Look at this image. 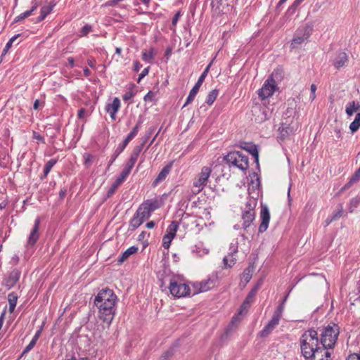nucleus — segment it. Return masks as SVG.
<instances>
[{
    "label": "nucleus",
    "mask_w": 360,
    "mask_h": 360,
    "mask_svg": "<svg viewBox=\"0 0 360 360\" xmlns=\"http://www.w3.org/2000/svg\"><path fill=\"white\" fill-rule=\"evenodd\" d=\"M21 272L18 269H13L8 276L4 279L3 285L8 289L13 288L19 281Z\"/></svg>",
    "instance_id": "nucleus-11"
},
{
    "label": "nucleus",
    "mask_w": 360,
    "mask_h": 360,
    "mask_svg": "<svg viewBox=\"0 0 360 360\" xmlns=\"http://www.w3.org/2000/svg\"><path fill=\"white\" fill-rule=\"evenodd\" d=\"M360 180V174H357V170L354 172V174L349 179V181L342 188L341 191L346 190L349 188L353 184L359 181Z\"/></svg>",
    "instance_id": "nucleus-38"
},
{
    "label": "nucleus",
    "mask_w": 360,
    "mask_h": 360,
    "mask_svg": "<svg viewBox=\"0 0 360 360\" xmlns=\"http://www.w3.org/2000/svg\"><path fill=\"white\" fill-rule=\"evenodd\" d=\"M240 147L252 155V150H258V146L252 143L243 142Z\"/></svg>",
    "instance_id": "nucleus-41"
},
{
    "label": "nucleus",
    "mask_w": 360,
    "mask_h": 360,
    "mask_svg": "<svg viewBox=\"0 0 360 360\" xmlns=\"http://www.w3.org/2000/svg\"><path fill=\"white\" fill-rule=\"evenodd\" d=\"M283 69L281 68H278L272 72L271 75L269 77V78H271V79L276 82L277 81H281L283 79Z\"/></svg>",
    "instance_id": "nucleus-35"
},
{
    "label": "nucleus",
    "mask_w": 360,
    "mask_h": 360,
    "mask_svg": "<svg viewBox=\"0 0 360 360\" xmlns=\"http://www.w3.org/2000/svg\"><path fill=\"white\" fill-rule=\"evenodd\" d=\"M302 2L299 0H295L294 2L291 4L290 6L287 10V13L289 15H292L297 11V7L300 5Z\"/></svg>",
    "instance_id": "nucleus-44"
},
{
    "label": "nucleus",
    "mask_w": 360,
    "mask_h": 360,
    "mask_svg": "<svg viewBox=\"0 0 360 360\" xmlns=\"http://www.w3.org/2000/svg\"><path fill=\"white\" fill-rule=\"evenodd\" d=\"M179 223L177 221H172L170 225L167 229L165 236H168L171 238L176 236V231L179 228Z\"/></svg>",
    "instance_id": "nucleus-27"
},
{
    "label": "nucleus",
    "mask_w": 360,
    "mask_h": 360,
    "mask_svg": "<svg viewBox=\"0 0 360 360\" xmlns=\"http://www.w3.org/2000/svg\"><path fill=\"white\" fill-rule=\"evenodd\" d=\"M127 145V143L122 141V143L117 146L113 153L115 158H117L120 154L124 150Z\"/></svg>",
    "instance_id": "nucleus-49"
},
{
    "label": "nucleus",
    "mask_w": 360,
    "mask_h": 360,
    "mask_svg": "<svg viewBox=\"0 0 360 360\" xmlns=\"http://www.w3.org/2000/svg\"><path fill=\"white\" fill-rule=\"evenodd\" d=\"M135 95V93L130 89L129 91L126 92L123 96L122 98L124 101L130 100L131 98H133Z\"/></svg>",
    "instance_id": "nucleus-60"
},
{
    "label": "nucleus",
    "mask_w": 360,
    "mask_h": 360,
    "mask_svg": "<svg viewBox=\"0 0 360 360\" xmlns=\"http://www.w3.org/2000/svg\"><path fill=\"white\" fill-rule=\"evenodd\" d=\"M173 239L174 238L165 235L162 238V247L165 249H168Z\"/></svg>",
    "instance_id": "nucleus-50"
},
{
    "label": "nucleus",
    "mask_w": 360,
    "mask_h": 360,
    "mask_svg": "<svg viewBox=\"0 0 360 360\" xmlns=\"http://www.w3.org/2000/svg\"><path fill=\"white\" fill-rule=\"evenodd\" d=\"M226 1V0H211L212 8H214L215 10H219L223 2Z\"/></svg>",
    "instance_id": "nucleus-55"
},
{
    "label": "nucleus",
    "mask_w": 360,
    "mask_h": 360,
    "mask_svg": "<svg viewBox=\"0 0 360 360\" xmlns=\"http://www.w3.org/2000/svg\"><path fill=\"white\" fill-rule=\"evenodd\" d=\"M339 333L338 325L330 322L321 330L320 344L325 348L333 349L337 342Z\"/></svg>",
    "instance_id": "nucleus-3"
},
{
    "label": "nucleus",
    "mask_w": 360,
    "mask_h": 360,
    "mask_svg": "<svg viewBox=\"0 0 360 360\" xmlns=\"http://www.w3.org/2000/svg\"><path fill=\"white\" fill-rule=\"evenodd\" d=\"M212 62H210V64L206 67V68L205 69L203 72L201 74V75L198 78L197 82L195 84L193 87L190 91L189 94H188V97L186 98V102H185V103H184L183 107H185V106L188 105V104L192 103L193 101L194 100L196 94H198V92L199 89H200V87L201 86V85L203 83L205 77L207 75V73H208L209 70H210V67L212 65Z\"/></svg>",
    "instance_id": "nucleus-7"
},
{
    "label": "nucleus",
    "mask_w": 360,
    "mask_h": 360,
    "mask_svg": "<svg viewBox=\"0 0 360 360\" xmlns=\"http://www.w3.org/2000/svg\"><path fill=\"white\" fill-rule=\"evenodd\" d=\"M139 248L137 246L133 245L128 249H127L124 252L122 253V255L117 259V263L119 264H122L124 261H126L131 255L137 252Z\"/></svg>",
    "instance_id": "nucleus-23"
},
{
    "label": "nucleus",
    "mask_w": 360,
    "mask_h": 360,
    "mask_svg": "<svg viewBox=\"0 0 360 360\" xmlns=\"http://www.w3.org/2000/svg\"><path fill=\"white\" fill-rule=\"evenodd\" d=\"M276 328L274 325L267 323V324L263 328V329L259 331L258 335L260 338H266Z\"/></svg>",
    "instance_id": "nucleus-34"
},
{
    "label": "nucleus",
    "mask_w": 360,
    "mask_h": 360,
    "mask_svg": "<svg viewBox=\"0 0 360 360\" xmlns=\"http://www.w3.org/2000/svg\"><path fill=\"white\" fill-rule=\"evenodd\" d=\"M301 354L305 359H309L318 349L321 347L317 330L310 328L304 332L300 338Z\"/></svg>",
    "instance_id": "nucleus-2"
},
{
    "label": "nucleus",
    "mask_w": 360,
    "mask_h": 360,
    "mask_svg": "<svg viewBox=\"0 0 360 360\" xmlns=\"http://www.w3.org/2000/svg\"><path fill=\"white\" fill-rule=\"evenodd\" d=\"M257 200L255 199H249L246 203L244 210L255 212Z\"/></svg>",
    "instance_id": "nucleus-43"
},
{
    "label": "nucleus",
    "mask_w": 360,
    "mask_h": 360,
    "mask_svg": "<svg viewBox=\"0 0 360 360\" xmlns=\"http://www.w3.org/2000/svg\"><path fill=\"white\" fill-rule=\"evenodd\" d=\"M251 271L252 269H250V266H248L244 269L242 274V278L244 279L246 283H248L252 278Z\"/></svg>",
    "instance_id": "nucleus-47"
},
{
    "label": "nucleus",
    "mask_w": 360,
    "mask_h": 360,
    "mask_svg": "<svg viewBox=\"0 0 360 360\" xmlns=\"http://www.w3.org/2000/svg\"><path fill=\"white\" fill-rule=\"evenodd\" d=\"M276 83L271 78H268L259 90L258 95L262 99L271 96L276 91Z\"/></svg>",
    "instance_id": "nucleus-8"
},
{
    "label": "nucleus",
    "mask_w": 360,
    "mask_h": 360,
    "mask_svg": "<svg viewBox=\"0 0 360 360\" xmlns=\"http://www.w3.org/2000/svg\"><path fill=\"white\" fill-rule=\"evenodd\" d=\"M55 6L56 3L54 1H51L49 5L42 6L40 10V15L37 18L35 22H40L43 21L46 17L52 11Z\"/></svg>",
    "instance_id": "nucleus-21"
},
{
    "label": "nucleus",
    "mask_w": 360,
    "mask_h": 360,
    "mask_svg": "<svg viewBox=\"0 0 360 360\" xmlns=\"http://www.w3.org/2000/svg\"><path fill=\"white\" fill-rule=\"evenodd\" d=\"M174 276L173 275H167L165 277H160L158 276L159 285L162 292L166 291L168 289V286L166 285V282H169V278Z\"/></svg>",
    "instance_id": "nucleus-39"
},
{
    "label": "nucleus",
    "mask_w": 360,
    "mask_h": 360,
    "mask_svg": "<svg viewBox=\"0 0 360 360\" xmlns=\"http://www.w3.org/2000/svg\"><path fill=\"white\" fill-rule=\"evenodd\" d=\"M229 257H231L229 262L228 257H224L223 259V262L226 268H231L236 264V259L233 257V255L238 252V243H231L229 246Z\"/></svg>",
    "instance_id": "nucleus-12"
},
{
    "label": "nucleus",
    "mask_w": 360,
    "mask_h": 360,
    "mask_svg": "<svg viewBox=\"0 0 360 360\" xmlns=\"http://www.w3.org/2000/svg\"><path fill=\"white\" fill-rule=\"evenodd\" d=\"M252 157L254 158V161L257 165V168L259 169V150H252Z\"/></svg>",
    "instance_id": "nucleus-61"
},
{
    "label": "nucleus",
    "mask_w": 360,
    "mask_h": 360,
    "mask_svg": "<svg viewBox=\"0 0 360 360\" xmlns=\"http://www.w3.org/2000/svg\"><path fill=\"white\" fill-rule=\"evenodd\" d=\"M58 162V160L56 159V158H52L51 160H49L44 165V174L43 175L41 176V179H46L49 174V173L50 172V171L51 170V169L53 168V167Z\"/></svg>",
    "instance_id": "nucleus-28"
},
{
    "label": "nucleus",
    "mask_w": 360,
    "mask_h": 360,
    "mask_svg": "<svg viewBox=\"0 0 360 360\" xmlns=\"http://www.w3.org/2000/svg\"><path fill=\"white\" fill-rule=\"evenodd\" d=\"M141 58L143 60L151 63L155 58V49L153 47H150L148 51L147 50H143L142 51Z\"/></svg>",
    "instance_id": "nucleus-31"
},
{
    "label": "nucleus",
    "mask_w": 360,
    "mask_h": 360,
    "mask_svg": "<svg viewBox=\"0 0 360 360\" xmlns=\"http://www.w3.org/2000/svg\"><path fill=\"white\" fill-rule=\"evenodd\" d=\"M8 300L9 303V311L12 313L16 307L18 296L15 292H11L8 295Z\"/></svg>",
    "instance_id": "nucleus-32"
},
{
    "label": "nucleus",
    "mask_w": 360,
    "mask_h": 360,
    "mask_svg": "<svg viewBox=\"0 0 360 360\" xmlns=\"http://www.w3.org/2000/svg\"><path fill=\"white\" fill-rule=\"evenodd\" d=\"M211 174V169L208 167H203L199 174L198 179L193 181V187L198 188L197 193H200L206 185L208 178Z\"/></svg>",
    "instance_id": "nucleus-9"
},
{
    "label": "nucleus",
    "mask_w": 360,
    "mask_h": 360,
    "mask_svg": "<svg viewBox=\"0 0 360 360\" xmlns=\"http://www.w3.org/2000/svg\"><path fill=\"white\" fill-rule=\"evenodd\" d=\"M155 99V93L152 91H149L143 97V100L146 102H152Z\"/></svg>",
    "instance_id": "nucleus-56"
},
{
    "label": "nucleus",
    "mask_w": 360,
    "mask_h": 360,
    "mask_svg": "<svg viewBox=\"0 0 360 360\" xmlns=\"http://www.w3.org/2000/svg\"><path fill=\"white\" fill-rule=\"evenodd\" d=\"M281 319V318L277 316L276 315L273 314L271 320L268 323L276 327L279 324Z\"/></svg>",
    "instance_id": "nucleus-59"
},
{
    "label": "nucleus",
    "mask_w": 360,
    "mask_h": 360,
    "mask_svg": "<svg viewBox=\"0 0 360 360\" xmlns=\"http://www.w3.org/2000/svg\"><path fill=\"white\" fill-rule=\"evenodd\" d=\"M328 348L321 346L309 358L310 360H331V353Z\"/></svg>",
    "instance_id": "nucleus-14"
},
{
    "label": "nucleus",
    "mask_w": 360,
    "mask_h": 360,
    "mask_svg": "<svg viewBox=\"0 0 360 360\" xmlns=\"http://www.w3.org/2000/svg\"><path fill=\"white\" fill-rule=\"evenodd\" d=\"M339 207L340 208L338 209V210L334 213L333 214V216L331 217L330 219L328 221V219H327V222L328 224L329 222H331L333 220H336L337 219L340 218V217H342V214H343V208H342V205L341 204L339 205Z\"/></svg>",
    "instance_id": "nucleus-46"
},
{
    "label": "nucleus",
    "mask_w": 360,
    "mask_h": 360,
    "mask_svg": "<svg viewBox=\"0 0 360 360\" xmlns=\"http://www.w3.org/2000/svg\"><path fill=\"white\" fill-rule=\"evenodd\" d=\"M173 162H169L165 165L158 174L157 178L153 182V186H156L160 182L164 181L167 175L169 174Z\"/></svg>",
    "instance_id": "nucleus-20"
},
{
    "label": "nucleus",
    "mask_w": 360,
    "mask_h": 360,
    "mask_svg": "<svg viewBox=\"0 0 360 360\" xmlns=\"http://www.w3.org/2000/svg\"><path fill=\"white\" fill-rule=\"evenodd\" d=\"M360 204V197L356 196L350 200L349 203V212H353L354 208H356Z\"/></svg>",
    "instance_id": "nucleus-45"
},
{
    "label": "nucleus",
    "mask_w": 360,
    "mask_h": 360,
    "mask_svg": "<svg viewBox=\"0 0 360 360\" xmlns=\"http://www.w3.org/2000/svg\"><path fill=\"white\" fill-rule=\"evenodd\" d=\"M144 221L145 219L141 216H140L138 212H136L129 221V230L134 231L139 226H141Z\"/></svg>",
    "instance_id": "nucleus-24"
},
{
    "label": "nucleus",
    "mask_w": 360,
    "mask_h": 360,
    "mask_svg": "<svg viewBox=\"0 0 360 360\" xmlns=\"http://www.w3.org/2000/svg\"><path fill=\"white\" fill-rule=\"evenodd\" d=\"M218 94H219L218 89H215L212 90L207 96L205 103L208 105H212L213 104V103L214 102V101L216 100V98L218 96Z\"/></svg>",
    "instance_id": "nucleus-36"
},
{
    "label": "nucleus",
    "mask_w": 360,
    "mask_h": 360,
    "mask_svg": "<svg viewBox=\"0 0 360 360\" xmlns=\"http://www.w3.org/2000/svg\"><path fill=\"white\" fill-rule=\"evenodd\" d=\"M223 160L229 167H236L243 172L249 168L248 157L240 151H231L224 156Z\"/></svg>",
    "instance_id": "nucleus-4"
},
{
    "label": "nucleus",
    "mask_w": 360,
    "mask_h": 360,
    "mask_svg": "<svg viewBox=\"0 0 360 360\" xmlns=\"http://www.w3.org/2000/svg\"><path fill=\"white\" fill-rule=\"evenodd\" d=\"M32 137L33 139L39 141L41 143H45L44 138L35 131H33L32 132Z\"/></svg>",
    "instance_id": "nucleus-63"
},
{
    "label": "nucleus",
    "mask_w": 360,
    "mask_h": 360,
    "mask_svg": "<svg viewBox=\"0 0 360 360\" xmlns=\"http://www.w3.org/2000/svg\"><path fill=\"white\" fill-rule=\"evenodd\" d=\"M252 303V302H251L250 301L244 300L242 304L240 305V307L238 309V314H240V315H242L243 314H246L248 312V309H250Z\"/></svg>",
    "instance_id": "nucleus-42"
},
{
    "label": "nucleus",
    "mask_w": 360,
    "mask_h": 360,
    "mask_svg": "<svg viewBox=\"0 0 360 360\" xmlns=\"http://www.w3.org/2000/svg\"><path fill=\"white\" fill-rule=\"evenodd\" d=\"M93 158V155H91L90 153L84 154V165L86 167H89L91 165Z\"/></svg>",
    "instance_id": "nucleus-53"
},
{
    "label": "nucleus",
    "mask_w": 360,
    "mask_h": 360,
    "mask_svg": "<svg viewBox=\"0 0 360 360\" xmlns=\"http://www.w3.org/2000/svg\"><path fill=\"white\" fill-rule=\"evenodd\" d=\"M280 139L281 140L285 139L289 134L292 132V128L289 124H282L278 129Z\"/></svg>",
    "instance_id": "nucleus-30"
},
{
    "label": "nucleus",
    "mask_w": 360,
    "mask_h": 360,
    "mask_svg": "<svg viewBox=\"0 0 360 360\" xmlns=\"http://www.w3.org/2000/svg\"><path fill=\"white\" fill-rule=\"evenodd\" d=\"M168 290L170 294L175 298H181L190 296L191 289L188 284L176 279L174 276L169 278Z\"/></svg>",
    "instance_id": "nucleus-5"
},
{
    "label": "nucleus",
    "mask_w": 360,
    "mask_h": 360,
    "mask_svg": "<svg viewBox=\"0 0 360 360\" xmlns=\"http://www.w3.org/2000/svg\"><path fill=\"white\" fill-rule=\"evenodd\" d=\"M255 212L246 211L243 210L241 218L243 220L242 228L247 230L251 226L255 219Z\"/></svg>",
    "instance_id": "nucleus-15"
},
{
    "label": "nucleus",
    "mask_w": 360,
    "mask_h": 360,
    "mask_svg": "<svg viewBox=\"0 0 360 360\" xmlns=\"http://www.w3.org/2000/svg\"><path fill=\"white\" fill-rule=\"evenodd\" d=\"M359 110H360L359 103L352 101L347 104L345 112L348 116H352L356 111Z\"/></svg>",
    "instance_id": "nucleus-29"
},
{
    "label": "nucleus",
    "mask_w": 360,
    "mask_h": 360,
    "mask_svg": "<svg viewBox=\"0 0 360 360\" xmlns=\"http://www.w3.org/2000/svg\"><path fill=\"white\" fill-rule=\"evenodd\" d=\"M276 328L274 325L267 323V324L263 328V329L259 331L258 335L260 338H266Z\"/></svg>",
    "instance_id": "nucleus-33"
},
{
    "label": "nucleus",
    "mask_w": 360,
    "mask_h": 360,
    "mask_svg": "<svg viewBox=\"0 0 360 360\" xmlns=\"http://www.w3.org/2000/svg\"><path fill=\"white\" fill-rule=\"evenodd\" d=\"M180 347L179 340H175L172 345L160 357V360H169L172 358Z\"/></svg>",
    "instance_id": "nucleus-19"
},
{
    "label": "nucleus",
    "mask_w": 360,
    "mask_h": 360,
    "mask_svg": "<svg viewBox=\"0 0 360 360\" xmlns=\"http://www.w3.org/2000/svg\"><path fill=\"white\" fill-rule=\"evenodd\" d=\"M32 14L30 13V11H26L25 12L20 14L19 15L16 16L13 22V23H17L22 20H24L26 18H28Z\"/></svg>",
    "instance_id": "nucleus-48"
},
{
    "label": "nucleus",
    "mask_w": 360,
    "mask_h": 360,
    "mask_svg": "<svg viewBox=\"0 0 360 360\" xmlns=\"http://www.w3.org/2000/svg\"><path fill=\"white\" fill-rule=\"evenodd\" d=\"M153 212L163 205V201L160 198L148 199L143 202Z\"/></svg>",
    "instance_id": "nucleus-22"
},
{
    "label": "nucleus",
    "mask_w": 360,
    "mask_h": 360,
    "mask_svg": "<svg viewBox=\"0 0 360 360\" xmlns=\"http://www.w3.org/2000/svg\"><path fill=\"white\" fill-rule=\"evenodd\" d=\"M40 225V218L38 217L34 220V226L31 231V233L29 236L27 243L28 245L32 246L34 245L38 240L39 238V234L38 233Z\"/></svg>",
    "instance_id": "nucleus-16"
},
{
    "label": "nucleus",
    "mask_w": 360,
    "mask_h": 360,
    "mask_svg": "<svg viewBox=\"0 0 360 360\" xmlns=\"http://www.w3.org/2000/svg\"><path fill=\"white\" fill-rule=\"evenodd\" d=\"M260 219L261 223L258 229V232L262 233L266 231L270 221V213L266 205H262L261 207Z\"/></svg>",
    "instance_id": "nucleus-10"
},
{
    "label": "nucleus",
    "mask_w": 360,
    "mask_h": 360,
    "mask_svg": "<svg viewBox=\"0 0 360 360\" xmlns=\"http://www.w3.org/2000/svg\"><path fill=\"white\" fill-rule=\"evenodd\" d=\"M136 212H138L144 219H148L153 213L152 210L145 205L144 202H142L139 205Z\"/></svg>",
    "instance_id": "nucleus-26"
},
{
    "label": "nucleus",
    "mask_w": 360,
    "mask_h": 360,
    "mask_svg": "<svg viewBox=\"0 0 360 360\" xmlns=\"http://www.w3.org/2000/svg\"><path fill=\"white\" fill-rule=\"evenodd\" d=\"M345 360H360V354L353 353L349 355Z\"/></svg>",
    "instance_id": "nucleus-64"
},
{
    "label": "nucleus",
    "mask_w": 360,
    "mask_h": 360,
    "mask_svg": "<svg viewBox=\"0 0 360 360\" xmlns=\"http://www.w3.org/2000/svg\"><path fill=\"white\" fill-rule=\"evenodd\" d=\"M120 108V100L115 97L111 103H107L105 110L107 112H109L112 120L116 119V113Z\"/></svg>",
    "instance_id": "nucleus-17"
},
{
    "label": "nucleus",
    "mask_w": 360,
    "mask_h": 360,
    "mask_svg": "<svg viewBox=\"0 0 360 360\" xmlns=\"http://www.w3.org/2000/svg\"><path fill=\"white\" fill-rule=\"evenodd\" d=\"M137 159H138L137 157L134 156L133 155L131 154L130 158H129L128 162L126 163L123 169L130 174L131 170L132 169L133 167L134 166V164L136 162Z\"/></svg>",
    "instance_id": "nucleus-40"
},
{
    "label": "nucleus",
    "mask_w": 360,
    "mask_h": 360,
    "mask_svg": "<svg viewBox=\"0 0 360 360\" xmlns=\"http://www.w3.org/2000/svg\"><path fill=\"white\" fill-rule=\"evenodd\" d=\"M312 31L313 25L311 24H307L302 28L297 30L292 40L290 48H298L299 45L310 37L312 34Z\"/></svg>",
    "instance_id": "nucleus-6"
},
{
    "label": "nucleus",
    "mask_w": 360,
    "mask_h": 360,
    "mask_svg": "<svg viewBox=\"0 0 360 360\" xmlns=\"http://www.w3.org/2000/svg\"><path fill=\"white\" fill-rule=\"evenodd\" d=\"M155 129H156V128L155 127H150L148 129V131L146 132V134H145V136L143 137V142H142V143H144V145L148 141V140L150 139L151 135L154 133Z\"/></svg>",
    "instance_id": "nucleus-51"
},
{
    "label": "nucleus",
    "mask_w": 360,
    "mask_h": 360,
    "mask_svg": "<svg viewBox=\"0 0 360 360\" xmlns=\"http://www.w3.org/2000/svg\"><path fill=\"white\" fill-rule=\"evenodd\" d=\"M143 146L144 143H141L140 145L135 146L131 154L133 155L134 156L139 158L141 150H143Z\"/></svg>",
    "instance_id": "nucleus-52"
},
{
    "label": "nucleus",
    "mask_w": 360,
    "mask_h": 360,
    "mask_svg": "<svg viewBox=\"0 0 360 360\" xmlns=\"http://www.w3.org/2000/svg\"><path fill=\"white\" fill-rule=\"evenodd\" d=\"M197 285H200L198 292H206L207 290H211L213 288L215 285V280L212 278H208L207 280H204L201 282H199V283L197 284Z\"/></svg>",
    "instance_id": "nucleus-25"
},
{
    "label": "nucleus",
    "mask_w": 360,
    "mask_h": 360,
    "mask_svg": "<svg viewBox=\"0 0 360 360\" xmlns=\"http://www.w3.org/2000/svg\"><path fill=\"white\" fill-rule=\"evenodd\" d=\"M284 304L283 302H281L278 306L276 307V310L274 312V314L276 315L277 316L281 318L283 311L284 310Z\"/></svg>",
    "instance_id": "nucleus-54"
},
{
    "label": "nucleus",
    "mask_w": 360,
    "mask_h": 360,
    "mask_svg": "<svg viewBox=\"0 0 360 360\" xmlns=\"http://www.w3.org/2000/svg\"><path fill=\"white\" fill-rule=\"evenodd\" d=\"M91 30H92V28H91V25H85L84 26H83V27L82 28V30L80 31L81 36L87 35L90 32H91Z\"/></svg>",
    "instance_id": "nucleus-57"
},
{
    "label": "nucleus",
    "mask_w": 360,
    "mask_h": 360,
    "mask_svg": "<svg viewBox=\"0 0 360 360\" xmlns=\"http://www.w3.org/2000/svg\"><path fill=\"white\" fill-rule=\"evenodd\" d=\"M117 301V295L109 288L101 290L94 298V303L98 309L99 319L108 326L114 319Z\"/></svg>",
    "instance_id": "nucleus-1"
},
{
    "label": "nucleus",
    "mask_w": 360,
    "mask_h": 360,
    "mask_svg": "<svg viewBox=\"0 0 360 360\" xmlns=\"http://www.w3.org/2000/svg\"><path fill=\"white\" fill-rule=\"evenodd\" d=\"M150 67H147L143 70L141 73L139 75L137 82L139 83L141 80L145 77L149 72Z\"/></svg>",
    "instance_id": "nucleus-62"
},
{
    "label": "nucleus",
    "mask_w": 360,
    "mask_h": 360,
    "mask_svg": "<svg viewBox=\"0 0 360 360\" xmlns=\"http://www.w3.org/2000/svg\"><path fill=\"white\" fill-rule=\"evenodd\" d=\"M348 62V56L345 51H340L334 58L333 65L337 70L345 66Z\"/></svg>",
    "instance_id": "nucleus-18"
},
{
    "label": "nucleus",
    "mask_w": 360,
    "mask_h": 360,
    "mask_svg": "<svg viewBox=\"0 0 360 360\" xmlns=\"http://www.w3.org/2000/svg\"><path fill=\"white\" fill-rule=\"evenodd\" d=\"M129 174V173L122 169L119 176L115 179V181L112 184L111 187L108 191L106 198H110L115 193V191L120 186V184L125 180V179Z\"/></svg>",
    "instance_id": "nucleus-13"
},
{
    "label": "nucleus",
    "mask_w": 360,
    "mask_h": 360,
    "mask_svg": "<svg viewBox=\"0 0 360 360\" xmlns=\"http://www.w3.org/2000/svg\"><path fill=\"white\" fill-rule=\"evenodd\" d=\"M360 128V112H358L356 115V117L354 121L349 125V129L352 133H354L359 130Z\"/></svg>",
    "instance_id": "nucleus-37"
},
{
    "label": "nucleus",
    "mask_w": 360,
    "mask_h": 360,
    "mask_svg": "<svg viewBox=\"0 0 360 360\" xmlns=\"http://www.w3.org/2000/svg\"><path fill=\"white\" fill-rule=\"evenodd\" d=\"M35 343L32 341H30V342L28 344V345L24 349V350L22 351L20 356H24L25 354H26L27 353H28L30 350L32 349V348L35 346Z\"/></svg>",
    "instance_id": "nucleus-58"
}]
</instances>
